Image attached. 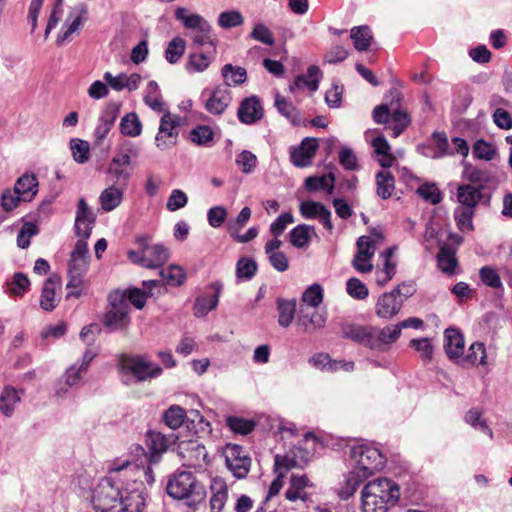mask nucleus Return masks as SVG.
<instances>
[{
  "label": "nucleus",
  "instance_id": "31",
  "mask_svg": "<svg viewBox=\"0 0 512 512\" xmlns=\"http://www.w3.org/2000/svg\"><path fill=\"white\" fill-rule=\"evenodd\" d=\"M445 351L449 358L458 359L464 354V338L462 333L455 328L445 330Z\"/></svg>",
  "mask_w": 512,
  "mask_h": 512
},
{
  "label": "nucleus",
  "instance_id": "22",
  "mask_svg": "<svg viewBox=\"0 0 512 512\" xmlns=\"http://www.w3.org/2000/svg\"><path fill=\"white\" fill-rule=\"evenodd\" d=\"M263 117L261 102L257 96L245 98L238 108V118L242 123L252 124Z\"/></svg>",
  "mask_w": 512,
  "mask_h": 512
},
{
  "label": "nucleus",
  "instance_id": "10",
  "mask_svg": "<svg viewBox=\"0 0 512 512\" xmlns=\"http://www.w3.org/2000/svg\"><path fill=\"white\" fill-rule=\"evenodd\" d=\"M146 497L142 482H134V488L120 490V505L117 512H142Z\"/></svg>",
  "mask_w": 512,
  "mask_h": 512
},
{
  "label": "nucleus",
  "instance_id": "39",
  "mask_svg": "<svg viewBox=\"0 0 512 512\" xmlns=\"http://www.w3.org/2000/svg\"><path fill=\"white\" fill-rule=\"evenodd\" d=\"M175 17L181 21L187 29L197 31H207V26L210 25L201 15L199 14H187V10L183 7H178L175 11Z\"/></svg>",
  "mask_w": 512,
  "mask_h": 512
},
{
  "label": "nucleus",
  "instance_id": "7",
  "mask_svg": "<svg viewBox=\"0 0 512 512\" xmlns=\"http://www.w3.org/2000/svg\"><path fill=\"white\" fill-rule=\"evenodd\" d=\"M92 504L96 512H117L120 489L109 479H103L94 490Z\"/></svg>",
  "mask_w": 512,
  "mask_h": 512
},
{
  "label": "nucleus",
  "instance_id": "6",
  "mask_svg": "<svg viewBox=\"0 0 512 512\" xmlns=\"http://www.w3.org/2000/svg\"><path fill=\"white\" fill-rule=\"evenodd\" d=\"M108 300L109 307L104 315V325L112 331L125 329L130 323V306L125 294L111 293Z\"/></svg>",
  "mask_w": 512,
  "mask_h": 512
},
{
  "label": "nucleus",
  "instance_id": "15",
  "mask_svg": "<svg viewBox=\"0 0 512 512\" xmlns=\"http://www.w3.org/2000/svg\"><path fill=\"white\" fill-rule=\"evenodd\" d=\"M369 245V242L363 238H358L356 243L357 252L352 260V266L357 272L362 274L370 273L374 267L372 259L375 254V250H373Z\"/></svg>",
  "mask_w": 512,
  "mask_h": 512
},
{
  "label": "nucleus",
  "instance_id": "45",
  "mask_svg": "<svg viewBox=\"0 0 512 512\" xmlns=\"http://www.w3.org/2000/svg\"><path fill=\"white\" fill-rule=\"evenodd\" d=\"M376 183L377 194L381 198L388 199L392 196L395 189V179L389 171L382 170L378 172L376 176Z\"/></svg>",
  "mask_w": 512,
  "mask_h": 512
},
{
  "label": "nucleus",
  "instance_id": "2",
  "mask_svg": "<svg viewBox=\"0 0 512 512\" xmlns=\"http://www.w3.org/2000/svg\"><path fill=\"white\" fill-rule=\"evenodd\" d=\"M392 98L387 104L377 105L373 109L372 117L375 123L385 125V129L391 131V136H400L411 124L412 118L403 105L401 92L394 89L390 92Z\"/></svg>",
  "mask_w": 512,
  "mask_h": 512
},
{
  "label": "nucleus",
  "instance_id": "53",
  "mask_svg": "<svg viewBox=\"0 0 512 512\" xmlns=\"http://www.w3.org/2000/svg\"><path fill=\"white\" fill-rule=\"evenodd\" d=\"M185 49L186 41L179 36L174 37L167 45L165 50V59L170 64H175L183 56Z\"/></svg>",
  "mask_w": 512,
  "mask_h": 512
},
{
  "label": "nucleus",
  "instance_id": "37",
  "mask_svg": "<svg viewBox=\"0 0 512 512\" xmlns=\"http://www.w3.org/2000/svg\"><path fill=\"white\" fill-rule=\"evenodd\" d=\"M335 187V176L333 173H327L320 176H310L305 180V188L309 192L324 191L332 194Z\"/></svg>",
  "mask_w": 512,
  "mask_h": 512
},
{
  "label": "nucleus",
  "instance_id": "38",
  "mask_svg": "<svg viewBox=\"0 0 512 512\" xmlns=\"http://www.w3.org/2000/svg\"><path fill=\"white\" fill-rule=\"evenodd\" d=\"M212 496L210 499V507L212 512H220L228 498V488L221 478H215L211 483Z\"/></svg>",
  "mask_w": 512,
  "mask_h": 512
},
{
  "label": "nucleus",
  "instance_id": "13",
  "mask_svg": "<svg viewBox=\"0 0 512 512\" xmlns=\"http://www.w3.org/2000/svg\"><path fill=\"white\" fill-rule=\"evenodd\" d=\"M326 319V314L318 311L317 308L300 305L296 325L304 332H313L323 328Z\"/></svg>",
  "mask_w": 512,
  "mask_h": 512
},
{
  "label": "nucleus",
  "instance_id": "27",
  "mask_svg": "<svg viewBox=\"0 0 512 512\" xmlns=\"http://www.w3.org/2000/svg\"><path fill=\"white\" fill-rule=\"evenodd\" d=\"M437 266L444 274L448 276L456 275L459 269L456 250L447 244H443L437 254Z\"/></svg>",
  "mask_w": 512,
  "mask_h": 512
},
{
  "label": "nucleus",
  "instance_id": "52",
  "mask_svg": "<svg viewBox=\"0 0 512 512\" xmlns=\"http://www.w3.org/2000/svg\"><path fill=\"white\" fill-rule=\"evenodd\" d=\"M475 210L472 208L461 207L458 206L454 212V218L457 224V227L462 232H469L473 230V217L475 215Z\"/></svg>",
  "mask_w": 512,
  "mask_h": 512
},
{
  "label": "nucleus",
  "instance_id": "3",
  "mask_svg": "<svg viewBox=\"0 0 512 512\" xmlns=\"http://www.w3.org/2000/svg\"><path fill=\"white\" fill-rule=\"evenodd\" d=\"M290 445L292 457L290 468L304 467L324 444L320 436L304 429H294L290 426Z\"/></svg>",
  "mask_w": 512,
  "mask_h": 512
},
{
  "label": "nucleus",
  "instance_id": "8",
  "mask_svg": "<svg viewBox=\"0 0 512 512\" xmlns=\"http://www.w3.org/2000/svg\"><path fill=\"white\" fill-rule=\"evenodd\" d=\"M120 365L123 372L132 374L138 381L157 377L162 372L160 366L146 361L141 356L123 355L120 358Z\"/></svg>",
  "mask_w": 512,
  "mask_h": 512
},
{
  "label": "nucleus",
  "instance_id": "57",
  "mask_svg": "<svg viewBox=\"0 0 512 512\" xmlns=\"http://www.w3.org/2000/svg\"><path fill=\"white\" fill-rule=\"evenodd\" d=\"M137 154V148L133 144L126 142L122 144L121 149L113 157L110 164L114 166H128L131 163V155L137 156Z\"/></svg>",
  "mask_w": 512,
  "mask_h": 512
},
{
  "label": "nucleus",
  "instance_id": "21",
  "mask_svg": "<svg viewBox=\"0 0 512 512\" xmlns=\"http://www.w3.org/2000/svg\"><path fill=\"white\" fill-rule=\"evenodd\" d=\"M314 492V485L306 474L290 475V501L300 499L309 500Z\"/></svg>",
  "mask_w": 512,
  "mask_h": 512
},
{
  "label": "nucleus",
  "instance_id": "46",
  "mask_svg": "<svg viewBox=\"0 0 512 512\" xmlns=\"http://www.w3.org/2000/svg\"><path fill=\"white\" fill-rule=\"evenodd\" d=\"M191 49H210V47H217V39L212 33L211 25L207 26V31H197L191 37Z\"/></svg>",
  "mask_w": 512,
  "mask_h": 512
},
{
  "label": "nucleus",
  "instance_id": "20",
  "mask_svg": "<svg viewBox=\"0 0 512 512\" xmlns=\"http://www.w3.org/2000/svg\"><path fill=\"white\" fill-rule=\"evenodd\" d=\"M217 48L192 50L188 56L186 69L193 72H203L215 60Z\"/></svg>",
  "mask_w": 512,
  "mask_h": 512
},
{
  "label": "nucleus",
  "instance_id": "41",
  "mask_svg": "<svg viewBox=\"0 0 512 512\" xmlns=\"http://www.w3.org/2000/svg\"><path fill=\"white\" fill-rule=\"evenodd\" d=\"M221 73L225 80V87L241 85L247 79L246 69L240 66H233L232 64L224 65Z\"/></svg>",
  "mask_w": 512,
  "mask_h": 512
},
{
  "label": "nucleus",
  "instance_id": "59",
  "mask_svg": "<svg viewBox=\"0 0 512 512\" xmlns=\"http://www.w3.org/2000/svg\"><path fill=\"white\" fill-rule=\"evenodd\" d=\"M346 292L356 300H365L369 295L367 286L356 277H352L347 281Z\"/></svg>",
  "mask_w": 512,
  "mask_h": 512
},
{
  "label": "nucleus",
  "instance_id": "42",
  "mask_svg": "<svg viewBox=\"0 0 512 512\" xmlns=\"http://www.w3.org/2000/svg\"><path fill=\"white\" fill-rule=\"evenodd\" d=\"M215 288V292L210 296H202L196 300L194 306V315L196 317H203L209 311L215 309L218 305L219 294H220V286H213Z\"/></svg>",
  "mask_w": 512,
  "mask_h": 512
},
{
  "label": "nucleus",
  "instance_id": "18",
  "mask_svg": "<svg viewBox=\"0 0 512 512\" xmlns=\"http://www.w3.org/2000/svg\"><path fill=\"white\" fill-rule=\"evenodd\" d=\"M319 143L316 138H305L300 146L295 148L290 157L294 165L306 167L312 163L318 150Z\"/></svg>",
  "mask_w": 512,
  "mask_h": 512
},
{
  "label": "nucleus",
  "instance_id": "23",
  "mask_svg": "<svg viewBox=\"0 0 512 512\" xmlns=\"http://www.w3.org/2000/svg\"><path fill=\"white\" fill-rule=\"evenodd\" d=\"M89 260L90 254L87 242L84 241V239H78L70 255L68 270L86 274L89 267Z\"/></svg>",
  "mask_w": 512,
  "mask_h": 512
},
{
  "label": "nucleus",
  "instance_id": "29",
  "mask_svg": "<svg viewBox=\"0 0 512 512\" xmlns=\"http://www.w3.org/2000/svg\"><path fill=\"white\" fill-rule=\"evenodd\" d=\"M457 202L461 207L476 209L483 198L482 190L471 184H461L456 192Z\"/></svg>",
  "mask_w": 512,
  "mask_h": 512
},
{
  "label": "nucleus",
  "instance_id": "54",
  "mask_svg": "<svg viewBox=\"0 0 512 512\" xmlns=\"http://www.w3.org/2000/svg\"><path fill=\"white\" fill-rule=\"evenodd\" d=\"M144 102L154 111H164L165 103L158 93V84L155 81L148 83Z\"/></svg>",
  "mask_w": 512,
  "mask_h": 512
},
{
  "label": "nucleus",
  "instance_id": "12",
  "mask_svg": "<svg viewBox=\"0 0 512 512\" xmlns=\"http://www.w3.org/2000/svg\"><path fill=\"white\" fill-rule=\"evenodd\" d=\"M87 20V6L80 3L74 6L62 26V33L58 36L59 44L67 41L75 32L79 30L83 22Z\"/></svg>",
  "mask_w": 512,
  "mask_h": 512
},
{
  "label": "nucleus",
  "instance_id": "40",
  "mask_svg": "<svg viewBox=\"0 0 512 512\" xmlns=\"http://www.w3.org/2000/svg\"><path fill=\"white\" fill-rule=\"evenodd\" d=\"M321 76L322 73L317 66H310L305 75L296 77L294 85L298 89L306 88L314 92L318 89Z\"/></svg>",
  "mask_w": 512,
  "mask_h": 512
},
{
  "label": "nucleus",
  "instance_id": "28",
  "mask_svg": "<svg viewBox=\"0 0 512 512\" xmlns=\"http://www.w3.org/2000/svg\"><path fill=\"white\" fill-rule=\"evenodd\" d=\"M120 104L109 103L100 118V124L95 129V137L98 141L103 140L113 127L120 112Z\"/></svg>",
  "mask_w": 512,
  "mask_h": 512
},
{
  "label": "nucleus",
  "instance_id": "43",
  "mask_svg": "<svg viewBox=\"0 0 512 512\" xmlns=\"http://www.w3.org/2000/svg\"><path fill=\"white\" fill-rule=\"evenodd\" d=\"M122 197L123 193L120 188L110 186L100 194L99 201L102 209L109 212L120 205Z\"/></svg>",
  "mask_w": 512,
  "mask_h": 512
},
{
  "label": "nucleus",
  "instance_id": "62",
  "mask_svg": "<svg viewBox=\"0 0 512 512\" xmlns=\"http://www.w3.org/2000/svg\"><path fill=\"white\" fill-rule=\"evenodd\" d=\"M9 292L15 296H22L30 286V280L22 273L17 272L13 275L12 280L8 283Z\"/></svg>",
  "mask_w": 512,
  "mask_h": 512
},
{
  "label": "nucleus",
  "instance_id": "24",
  "mask_svg": "<svg viewBox=\"0 0 512 512\" xmlns=\"http://www.w3.org/2000/svg\"><path fill=\"white\" fill-rule=\"evenodd\" d=\"M402 303L397 300L395 291L382 294L375 305L377 316L383 319H391L399 313Z\"/></svg>",
  "mask_w": 512,
  "mask_h": 512
},
{
  "label": "nucleus",
  "instance_id": "1",
  "mask_svg": "<svg viewBox=\"0 0 512 512\" xmlns=\"http://www.w3.org/2000/svg\"><path fill=\"white\" fill-rule=\"evenodd\" d=\"M400 499V487L394 481L381 477L369 481L361 491L362 512H387Z\"/></svg>",
  "mask_w": 512,
  "mask_h": 512
},
{
  "label": "nucleus",
  "instance_id": "44",
  "mask_svg": "<svg viewBox=\"0 0 512 512\" xmlns=\"http://www.w3.org/2000/svg\"><path fill=\"white\" fill-rule=\"evenodd\" d=\"M21 400L19 392L13 387H5L0 394V411L5 416H11L15 405Z\"/></svg>",
  "mask_w": 512,
  "mask_h": 512
},
{
  "label": "nucleus",
  "instance_id": "4",
  "mask_svg": "<svg viewBox=\"0 0 512 512\" xmlns=\"http://www.w3.org/2000/svg\"><path fill=\"white\" fill-rule=\"evenodd\" d=\"M167 493L174 499L187 500L189 507H195L205 498L204 486L196 477L186 471L175 474L167 484Z\"/></svg>",
  "mask_w": 512,
  "mask_h": 512
},
{
  "label": "nucleus",
  "instance_id": "50",
  "mask_svg": "<svg viewBox=\"0 0 512 512\" xmlns=\"http://www.w3.org/2000/svg\"><path fill=\"white\" fill-rule=\"evenodd\" d=\"M120 131L122 134L130 137H136L141 134L142 125L136 113H128L121 119Z\"/></svg>",
  "mask_w": 512,
  "mask_h": 512
},
{
  "label": "nucleus",
  "instance_id": "51",
  "mask_svg": "<svg viewBox=\"0 0 512 512\" xmlns=\"http://www.w3.org/2000/svg\"><path fill=\"white\" fill-rule=\"evenodd\" d=\"M323 289L319 284L309 286L302 294L300 305L317 308L323 302Z\"/></svg>",
  "mask_w": 512,
  "mask_h": 512
},
{
  "label": "nucleus",
  "instance_id": "61",
  "mask_svg": "<svg viewBox=\"0 0 512 512\" xmlns=\"http://www.w3.org/2000/svg\"><path fill=\"white\" fill-rule=\"evenodd\" d=\"M464 177L468 184L479 187L480 190L484 189L485 184L489 182L488 173L475 167L467 168L464 172Z\"/></svg>",
  "mask_w": 512,
  "mask_h": 512
},
{
  "label": "nucleus",
  "instance_id": "49",
  "mask_svg": "<svg viewBox=\"0 0 512 512\" xmlns=\"http://www.w3.org/2000/svg\"><path fill=\"white\" fill-rule=\"evenodd\" d=\"M313 233V227L299 225L290 231V243L297 248H304L309 244Z\"/></svg>",
  "mask_w": 512,
  "mask_h": 512
},
{
  "label": "nucleus",
  "instance_id": "19",
  "mask_svg": "<svg viewBox=\"0 0 512 512\" xmlns=\"http://www.w3.org/2000/svg\"><path fill=\"white\" fill-rule=\"evenodd\" d=\"M344 338L355 341L372 349L373 342V326H364L354 323H346L341 327Z\"/></svg>",
  "mask_w": 512,
  "mask_h": 512
},
{
  "label": "nucleus",
  "instance_id": "63",
  "mask_svg": "<svg viewBox=\"0 0 512 512\" xmlns=\"http://www.w3.org/2000/svg\"><path fill=\"white\" fill-rule=\"evenodd\" d=\"M73 158L78 163H85L89 159L90 146L87 141L72 139L70 141Z\"/></svg>",
  "mask_w": 512,
  "mask_h": 512
},
{
  "label": "nucleus",
  "instance_id": "64",
  "mask_svg": "<svg viewBox=\"0 0 512 512\" xmlns=\"http://www.w3.org/2000/svg\"><path fill=\"white\" fill-rule=\"evenodd\" d=\"M160 276L167 284L173 286L181 285L185 278L182 268L175 265H172L167 269L160 270Z\"/></svg>",
  "mask_w": 512,
  "mask_h": 512
},
{
  "label": "nucleus",
  "instance_id": "11",
  "mask_svg": "<svg viewBox=\"0 0 512 512\" xmlns=\"http://www.w3.org/2000/svg\"><path fill=\"white\" fill-rule=\"evenodd\" d=\"M180 123L181 119L179 116L171 114L170 112L164 113L156 136V145L160 149H166L175 143Z\"/></svg>",
  "mask_w": 512,
  "mask_h": 512
},
{
  "label": "nucleus",
  "instance_id": "25",
  "mask_svg": "<svg viewBox=\"0 0 512 512\" xmlns=\"http://www.w3.org/2000/svg\"><path fill=\"white\" fill-rule=\"evenodd\" d=\"M137 243H142L145 246L146 254L148 255L147 263L145 264L146 268L156 269L161 267L163 264L167 262L169 259V251L166 247L160 244H155L153 246H149L147 244V238L145 236H140L137 238Z\"/></svg>",
  "mask_w": 512,
  "mask_h": 512
},
{
  "label": "nucleus",
  "instance_id": "34",
  "mask_svg": "<svg viewBox=\"0 0 512 512\" xmlns=\"http://www.w3.org/2000/svg\"><path fill=\"white\" fill-rule=\"evenodd\" d=\"M60 284V278L56 275L50 276L43 285L40 306L46 311H52L56 306V287Z\"/></svg>",
  "mask_w": 512,
  "mask_h": 512
},
{
  "label": "nucleus",
  "instance_id": "33",
  "mask_svg": "<svg viewBox=\"0 0 512 512\" xmlns=\"http://www.w3.org/2000/svg\"><path fill=\"white\" fill-rule=\"evenodd\" d=\"M301 213L306 218H317L329 230L333 227L330 220V211L319 202H303L301 204Z\"/></svg>",
  "mask_w": 512,
  "mask_h": 512
},
{
  "label": "nucleus",
  "instance_id": "16",
  "mask_svg": "<svg viewBox=\"0 0 512 512\" xmlns=\"http://www.w3.org/2000/svg\"><path fill=\"white\" fill-rule=\"evenodd\" d=\"M147 446L150 451L149 455H147L144 448L141 446H136L135 449L137 452H140L148 458L150 463H157L160 460L161 455L168 449V439L160 432H148Z\"/></svg>",
  "mask_w": 512,
  "mask_h": 512
},
{
  "label": "nucleus",
  "instance_id": "56",
  "mask_svg": "<svg viewBox=\"0 0 512 512\" xmlns=\"http://www.w3.org/2000/svg\"><path fill=\"white\" fill-rule=\"evenodd\" d=\"M486 348L485 345L481 342L473 343L469 350L468 354L463 359L464 362L470 365H485L486 364Z\"/></svg>",
  "mask_w": 512,
  "mask_h": 512
},
{
  "label": "nucleus",
  "instance_id": "32",
  "mask_svg": "<svg viewBox=\"0 0 512 512\" xmlns=\"http://www.w3.org/2000/svg\"><path fill=\"white\" fill-rule=\"evenodd\" d=\"M401 335L400 327L396 325L387 326L381 330L374 327L372 349L385 350L394 343Z\"/></svg>",
  "mask_w": 512,
  "mask_h": 512
},
{
  "label": "nucleus",
  "instance_id": "26",
  "mask_svg": "<svg viewBox=\"0 0 512 512\" xmlns=\"http://www.w3.org/2000/svg\"><path fill=\"white\" fill-rule=\"evenodd\" d=\"M231 92L225 86L216 87L205 103V108L212 114H221L231 102Z\"/></svg>",
  "mask_w": 512,
  "mask_h": 512
},
{
  "label": "nucleus",
  "instance_id": "36",
  "mask_svg": "<svg viewBox=\"0 0 512 512\" xmlns=\"http://www.w3.org/2000/svg\"><path fill=\"white\" fill-rule=\"evenodd\" d=\"M274 470H275V473L277 474V477L272 481V483L270 485L268 495L266 498L267 500L272 498L273 496L277 495L284 485L283 479L285 477L286 472H288V456L287 455H284V456L276 455L275 456Z\"/></svg>",
  "mask_w": 512,
  "mask_h": 512
},
{
  "label": "nucleus",
  "instance_id": "30",
  "mask_svg": "<svg viewBox=\"0 0 512 512\" xmlns=\"http://www.w3.org/2000/svg\"><path fill=\"white\" fill-rule=\"evenodd\" d=\"M15 194L22 197V201H31L38 192V180L34 173L26 172L20 176L14 186Z\"/></svg>",
  "mask_w": 512,
  "mask_h": 512
},
{
  "label": "nucleus",
  "instance_id": "17",
  "mask_svg": "<svg viewBox=\"0 0 512 512\" xmlns=\"http://www.w3.org/2000/svg\"><path fill=\"white\" fill-rule=\"evenodd\" d=\"M94 222L95 218L92 212L89 210L86 201L81 198L78 202L75 219V230L79 239H84V241H86L90 237Z\"/></svg>",
  "mask_w": 512,
  "mask_h": 512
},
{
  "label": "nucleus",
  "instance_id": "58",
  "mask_svg": "<svg viewBox=\"0 0 512 512\" xmlns=\"http://www.w3.org/2000/svg\"><path fill=\"white\" fill-rule=\"evenodd\" d=\"M244 18L238 10L225 11L219 14L218 25L223 29L241 26Z\"/></svg>",
  "mask_w": 512,
  "mask_h": 512
},
{
  "label": "nucleus",
  "instance_id": "14",
  "mask_svg": "<svg viewBox=\"0 0 512 512\" xmlns=\"http://www.w3.org/2000/svg\"><path fill=\"white\" fill-rule=\"evenodd\" d=\"M228 453L226 463L229 470L236 478H245L250 471L251 459L241 454L242 448L238 445L231 446Z\"/></svg>",
  "mask_w": 512,
  "mask_h": 512
},
{
  "label": "nucleus",
  "instance_id": "55",
  "mask_svg": "<svg viewBox=\"0 0 512 512\" xmlns=\"http://www.w3.org/2000/svg\"><path fill=\"white\" fill-rule=\"evenodd\" d=\"M185 418H186L185 410L178 405L170 406L164 412V415H163L164 422L171 429L179 428L184 423Z\"/></svg>",
  "mask_w": 512,
  "mask_h": 512
},
{
  "label": "nucleus",
  "instance_id": "5",
  "mask_svg": "<svg viewBox=\"0 0 512 512\" xmlns=\"http://www.w3.org/2000/svg\"><path fill=\"white\" fill-rule=\"evenodd\" d=\"M350 456L354 461V468L369 477L380 471L385 465V457L381 451L367 444L353 446Z\"/></svg>",
  "mask_w": 512,
  "mask_h": 512
},
{
  "label": "nucleus",
  "instance_id": "60",
  "mask_svg": "<svg viewBox=\"0 0 512 512\" xmlns=\"http://www.w3.org/2000/svg\"><path fill=\"white\" fill-rule=\"evenodd\" d=\"M417 194L431 204H438L442 199L439 188L434 183H424L417 188Z\"/></svg>",
  "mask_w": 512,
  "mask_h": 512
},
{
  "label": "nucleus",
  "instance_id": "9",
  "mask_svg": "<svg viewBox=\"0 0 512 512\" xmlns=\"http://www.w3.org/2000/svg\"><path fill=\"white\" fill-rule=\"evenodd\" d=\"M177 450L183 466L201 469L208 464V453L198 440L182 441Z\"/></svg>",
  "mask_w": 512,
  "mask_h": 512
},
{
  "label": "nucleus",
  "instance_id": "47",
  "mask_svg": "<svg viewBox=\"0 0 512 512\" xmlns=\"http://www.w3.org/2000/svg\"><path fill=\"white\" fill-rule=\"evenodd\" d=\"M351 38L354 42V47L358 51H366L373 40L371 30L368 26L354 27L351 30Z\"/></svg>",
  "mask_w": 512,
  "mask_h": 512
},
{
  "label": "nucleus",
  "instance_id": "35",
  "mask_svg": "<svg viewBox=\"0 0 512 512\" xmlns=\"http://www.w3.org/2000/svg\"><path fill=\"white\" fill-rule=\"evenodd\" d=\"M372 146L378 158L379 164L383 168L392 167L396 157L391 152V147L384 136L379 135L372 140Z\"/></svg>",
  "mask_w": 512,
  "mask_h": 512
},
{
  "label": "nucleus",
  "instance_id": "48",
  "mask_svg": "<svg viewBox=\"0 0 512 512\" xmlns=\"http://www.w3.org/2000/svg\"><path fill=\"white\" fill-rule=\"evenodd\" d=\"M368 478L369 476H367V474H364L358 469L353 468V470L349 472L340 494L345 497L352 496L356 492L360 484L363 483Z\"/></svg>",
  "mask_w": 512,
  "mask_h": 512
}]
</instances>
